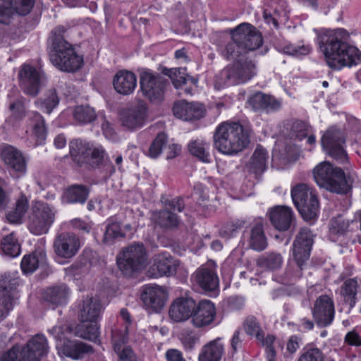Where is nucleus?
<instances>
[{
    "label": "nucleus",
    "instance_id": "f257e3e1",
    "mask_svg": "<svg viewBox=\"0 0 361 361\" xmlns=\"http://www.w3.org/2000/svg\"><path fill=\"white\" fill-rule=\"evenodd\" d=\"M347 36L343 29L325 30L317 36L320 51L332 69L341 70L361 63V51L345 41Z\"/></svg>",
    "mask_w": 361,
    "mask_h": 361
},
{
    "label": "nucleus",
    "instance_id": "f03ea898",
    "mask_svg": "<svg viewBox=\"0 0 361 361\" xmlns=\"http://www.w3.org/2000/svg\"><path fill=\"white\" fill-rule=\"evenodd\" d=\"M214 147L221 153L235 155L245 149L250 138V130L237 122H223L214 133Z\"/></svg>",
    "mask_w": 361,
    "mask_h": 361
},
{
    "label": "nucleus",
    "instance_id": "7ed1b4c3",
    "mask_svg": "<svg viewBox=\"0 0 361 361\" xmlns=\"http://www.w3.org/2000/svg\"><path fill=\"white\" fill-rule=\"evenodd\" d=\"M63 26H57L49 39L51 44L49 58L54 66L65 72H75L83 64V57L78 55L73 46L65 40Z\"/></svg>",
    "mask_w": 361,
    "mask_h": 361
},
{
    "label": "nucleus",
    "instance_id": "20e7f679",
    "mask_svg": "<svg viewBox=\"0 0 361 361\" xmlns=\"http://www.w3.org/2000/svg\"><path fill=\"white\" fill-rule=\"evenodd\" d=\"M311 230L307 227L301 228L293 243V261L289 262L287 274L291 279H298L302 276V271L307 268V261L314 238Z\"/></svg>",
    "mask_w": 361,
    "mask_h": 361
},
{
    "label": "nucleus",
    "instance_id": "39448f33",
    "mask_svg": "<svg viewBox=\"0 0 361 361\" xmlns=\"http://www.w3.org/2000/svg\"><path fill=\"white\" fill-rule=\"evenodd\" d=\"M317 184L331 192L345 194L351 189L343 169L334 166L329 161L318 164L313 170Z\"/></svg>",
    "mask_w": 361,
    "mask_h": 361
},
{
    "label": "nucleus",
    "instance_id": "423d86ee",
    "mask_svg": "<svg viewBox=\"0 0 361 361\" xmlns=\"http://www.w3.org/2000/svg\"><path fill=\"white\" fill-rule=\"evenodd\" d=\"M69 152L73 161L78 166L93 169L102 165L105 156L102 147H93L81 139H74L69 142Z\"/></svg>",
    "mask_w": 361,
    "mask_h": 361
},
{
    "label": "nucleus",
    "instance_id": "0eeeda50",
    "mask_svg": "<svg viewBox=\"0 0 361 361\" xmlns=\"http://www.w3.org/2000/svg\"><path fill=\"white\" fill-rule=\"evenodd\" d=\"M293 202L302 218L314 219L319 211V201L314 191L305 183H300L291 190Z\"/></svg>",
    "mask_w": 361,
    "mask_h": 361
},
{
    "label": "nucleus",
    "instance_id": "6e6552de",
    "mask_svg": "<svg viewBox=\"0 0 361 361\" xmlns=\"http://www.w3.org/2000/svg\"><path fill=\"white\" fill-rule=\"evenodd\" d=\"M147 261V252L143 243H133L119 253L116 257L117 265L121 272L130 276L142 268Z\"/></svg>",
    "mask_w": 361,
    "mask_h": 361
},
{
    "label": "nucleus",
    "instance_id": "1a4fd4ad",
    "mask_svg": "<svg viewBox=\"0 0 361 361\" xmlns=\"http://www.w3.org/2000/svg\"><path fill=\"white\" fill-rule=\"evenodd\" d=\"M169 80L159 73L145 69L140 74V85L144 97L151 102L159 103L164 98Z\"/></svg>",
    "mask_w": 361,
    "mask_h": 361
},
{
    "label": "nucleus",
    "instance_id": "9d476101",
    "mask_svg": "<svg viewBox=\"0 0 361 361\" xmlns=\"http://www.w3.org/2000/svg\"><path fill=\"white\" fill-rule=\"evenodd\" d=\"M255 65L252 61L238 60L225 67L219 74L221 85H234L250 80L255 74Z\"/></svg>",
    "mask_w": 361,
    "mask_h": 361
},
{
    "label": "nucleus",
    "instance_id": "9b49d317",
    "mask_svg": "<svg viewBox=\"0 0 361 361\" xmlns=\"http://www.w3.org/2000/svg\"><path fill=\"white\" fill-rule=\"evenodd\" d=\"M55 209L44 202H36L32 208L29 231L36 235L47 233L55 219Z\"/></svg>",
    "mask_w": 361,
    "mask_h": 361
},
{
    "label": "nucleus",
    "instance_id": "f8f14e48",
    "mask_svg": "<svg viewBox=\"0 0 361 361\" xmlns=\"http://www.w3.org/2000/svg\"><path fill=\"white\" fill-rule=\"evenodd\" d=\"M8 350H13L16 355L14 361H40L49 352V345L46 337L37 334L32 336L23 347L13 345Z\"/></svg>",
    "mask_w": 361,
    "mask_h": 361
},
{
    "label": "nucleus",
    "instance_id": "ddd939ff",
    "mask_svg": "<svg viewBox=\"0 0 361 361\" xmlns=\"http://www.w3.org/2000/svg\"><path fill=\"white\" fill-rule=\"evenodd\" d=\"M321 142L327 154L339 163H344L348 159L346 152L343 148L344 135L340 129L334 127L329 128L323 135Z\"/></svg>",
    "mask_w": 361,
    "mask_h": 361
},
{
    "label": "nucleus",
    "instance_id": "4468645a",
    "mask_svg": "<svg viewBox=\"0 0 361 361\" xmlns=\"http://www.w3.org/2000/svg\"><path fill=\"white\" fill-rule=\"evenodd\" d=\"M231 35L238 42L242 44L245 53L258 49L263 43L261 33L250 23L240 24L231 30Z\"/></svg>",
    "mask_w": 361,
    "mask_h": 361
},
{
    "label": "nucleus",
    "instance_id": "2eb2a0df",
    "mask_svg": "<svg viewBox=\"0 0 361 361\" xmlns=\"http://www.w3.org/2000/svg\"><path fill=\"white\" fill-rule=\"evenodd\" d=\"M148 111L147 104L138 100L121 111L122 126L131 130L142 127L148 118Z\"/></svg>",
    "mask_w": 361,
    "mask_h": 361
},
{
    "label": "nucleus",
    "instance_id": "dca6fc26",
    "mask_svg": "<svg viewBox=\"0 0 361 361\" xmlns=\"http://www.w3.org/2000/svg\"><path fill=\"white\" fill-rule=\"evenodd\" d=\"M20 85L23 92L31 97H36L47 78L44 73L32 66L24 65L19 72Z\"/></svg>",
    "mask_w": 361,
    "mask_h": 361
},
{
    "label": "nucleus",
    "instance_id": "f3484780",
    "mask_svg": "<svg viewBox=\"0 0 361 361\" xmlns=\"http://www.w3.org/2000/svg\"><path fill=\"white\" fill-rule=\"evenodd\" d=\"M49 331L56 339H61L63 336L73 333L75 336L82 339L96 341L99 336V326L96 322L87 323V322H81L74 329L68 325L63 326H55Z\"/></svg>",
    "mask_w": 361,
    "mask_h": 361
},
{
    "label": "nucleus",
    "instance_id": "a211bd4d",
    "mask_svg": "<svg viewBox=\"0 0 361 361\" xmlns=\"http://www.w3.org/2000/svg\"><path fill=\"white\" fill-rule=\"evenodd\" d=\"M56 255L63 259H71L80 248L79 238L73 233L63 232L58 234L53 243Z\"/></svg>",
    "mask_w": 361,
    "mask_h": 361
},
{
    "label": "nucleus",
    "instance_id": "6ab92c4d",
    "mask_svg": "<svg viewBox=\"0 0 361 361\" xmlns=\"http://www.w3.org/2000/svg\"><path fill=\"white\" fill-rule=\"evenodd\" d=\"M313 318L320 327L329 326L334 319V302L331 297L322 295L315 300L312 310Z\"/></svg>",
    "mask_w": 361,
    "mask_h": 361
},
{
    "label": "nucleus",
    "instance_id": "aec40b11",
    "mask_svg": "<svg viewBox=\"0 0 361 361\" xmlns=\"http://www.w3.org/2000/svg\"><path fill=\"white\" fill-rule=\"evenodd\" d=\"M216 316V307L209 300H202L195 302L191 323L197 328L206 327L211 325Z\"/></svg>",
    "mask_w": 361,
    "mask_h": 361
},
{
    "label": "nucleus",
    "instance_id": "412c9836",
    "mask_svg": "<svg viewBox=\"0 0 361 361\" xmlns=\"http://www.w3.org/2000/svg\"><path fill=\"white\" fill-rule=\"evenodd\" d=\"M243 238L247 241V246L255 251H263L268 246L262 221L250 224L243 231Z\"/></svg>",
    "mask_w": 361,
    "mask_h": 361
},
{
    "label": "nucleus",
    "instance_id": "4be33fe9",
    "mask_svg": "<svg viewBox=\"0 0 361 361\" xmlns=\"http://www.w3.org/2000/svg\"><path fill=\"white\" fill-rule=\"evenodd\" d=\"M193 286L205 292L215 290L219 286V278L214 268L202 265L191 276Z\"/></svg>",
    "mask_w": 361,
    "mask_h": 361
},
{
    "label": "nucleus",
    "instance_id": "5701e85b",
    "mask_svg": "<svg viewBox=\"0 0 361 361\" xmlns=\"http://www.w3.org/2000/svg\"><path fill=\"white\" fill-rule=\"evenodd\" d=\"M153 264L151 269L156 273H153L154 277L171 276L176 274L180 261L175 259L170 253L164 252L154 255Z\"/></svg>",
    "mask_w": 361,
    "mask_h": 361
},
{
    "label": "nucleus",
    "instance_id": "b1692460",
    "mask_svg": "<svg viewBox=\"0 0 361 361\" xmlns=\"http://www.w3.org/2000/svg\"><path fill=\"white\" fill-rule=\"evenodd\" d=\"M141 298L147 308L157 312L164 307L167 293L161 286H146L142 293Z\"/></svg>",
    "mask_w": 361,
    "mask_h": 361
},
{
    "label": "nucleus",
    "instance_id": "393cba45",
    "mask_svg": "<svg viewBox=\"0 0 361 361\" xmlns=\"http://www.w3.org/2000/svg\"><path fill=\"white\" fill-rule=\"evenodd\" d=\"M33 5L34 0H0V23H6L13 12L26 16Z\"/></svg>",
    "mask_w": 361,
    "mask_h": 361
},
{
    "label": "nucleus",
    "instance_id": "a878e982",
    "mask_svg": "<svg viewBox=\"0 0 361 361\" xmlns=\"http://www.w3.org/2000/svg\"><path fill=\"white\" fill-rule=\"evenodd\" d=\"M195 300L192 298H178L171 305L169 314L176 322L192 319Z\"/></svg>",
    "mask_w": 361,
    "mask_h": 361
},
{
    "label": "nucleus",
    "instance_id": "bb28decb",
    "mask_svg": "<svg viewBox=\"0 0 361 361\" xmlns=\"http://www.w3.org/2000/svg\"><path fill=\"white\" fill-rule=\"evenodd\" d=\"M173 112L176 117L184 121H192L202 118L205 113L203 105L198 102L180 101L175 103Z\"/></svg>",
    "mask_w": 361,
    "mask_h": 361
},
{
    "label": "nucleus",
    "instance_id": "cd10ccee",
    "mask_svg": "<svg viewBox=\"0 0 361 361\" xmlns=\"http://www.w3.org/2000/svg\"><path fill=\"white\" fill-rule=\"evenodd\" d=\"M20 285V278L17 273L8 272L0 277L1 298L11 303L14 307L17 288Z\"/></svg>",
    "mask_w": 361,
    "mask_h": 361
},
{
    "label": "nucleus",
    "instance_id": "c85d7f7f",
    "mask_svg": "<svg viewBox=\"0 0 361 361\" xmlns=\"http://www.w3.org/2000/svg\"><path fill=\"white\" fill-rule=\"evenodd\" d=\"M4 163L13 171L24 174L26 172V161L22 152L13 146L6 145L1 152Z\"/></svg>",
    "mask_w": 361,
    "mask_h": 361
},
{
    "label": "nucleus",
    "instance_id": "c756f323",
    "mask_svg": "<svg viewBox=\"0 0 361 361\" xmlns=\"http://www.w3.org/2000/svg\"><path fill=\"white\" fill-rule=\"evenodd\" d=\"M247 103L254 111H264L267 113L277 111L281 106V102L276 98L262 92L251 95L247 99Z\"/></svg>",
    "mask_w": 361,
    "mask_h": 361
},
{
    "label": "nucleus",
    "instance_id": "7c9ffc66",
    "mask_svg": "<svg viewBox=\"0 0 361 361\" xmlns=\"http://www.w3.org/2000/svg\"><path fill=\"white\" fill-rule=\"evenodd\" d=\"M102 309V306L98 298L87 296L79 306L81 322H96Z\"/></svg>",
    "mask_w": 361,
    "mask_h": 361
},
{
    "label": "nucleus",
    "instance_id": "2f4dec72",
    "mask_svg": "<svg viewBox=\"0 0 361 361\" xmlns=\"http://www.w3.org/2000/svg\"><path fill=\"white\" fill-rule=\"evenodd\" d=\"M273 226L279 231H287L293 221V214L290 208L286 206H276L269 214Z\"/></svg>",
    "mask_w": 361,
    "mask_h": 361
},
{
    "label": "nucleus",
    "instance_id": "473e14b6",
    "mask_svg": "<svg viewBox=\"0 0 361 361\" xmlns=\"http://www.w3.org/2000/svg\"><path fill=\"white\" fill-rule=\"evenodd\" d=\"M70 295V289L66 283H59L48 287L43 293L45 302L54 306L66 304Z\"/></svg>",
    "mask_w": 361,
    "mask_h": 361
},
{
    "label": "nucleus",
    "instance_id": "72a5a7b5",
    "mask_svg": "<svg viewBox=\"0 0 361 361\" xmlns=\"http://www.w3.org/2000/svg\"><path fill=\"white\" fill-rule=\"evenodd\" d=\"M113 85L118 93L128 95L135 90L137 86V78L130 71H120L114 76Z\"/></svg>",
    "mask_w": 361,
    "mask_h": 361
},
{
    "label": "nucleus",
    "instance_id": "f704fd0d",
    "mask_svg": "<svg viewBox=\"0 0 361 361\" xmlns=\"http://www.w3.org/2000/svg\"><path fill=\"white\" fill-rule=\"evenodd\" d=\"M90 188L85 185L74 184L69 186L62 195V200L67 204H83L88 199Z\"/></svg>",
    "mask_w": 361,
    "mask_h": 361
},
{
    "label": "nucleus",
    "instance_id": "c9c22d12",
    "mask_svg": "<svg viewBox=\"0 0 361 361\" xmlns=\"http://www.w3.org/2000/svg\"><path fill=\"white\" fill-rule=\"evenodd\" d=\"M268 152L261 145H257L247 164L248 171L260 176L267 169Z\"/></svg>",
    "mask_w": 361,
    "mask_h": 361
},
{
    "label": "nucleus",
    "instance_id": "e433bc0d",
    "mask_svg": "<svg viewBox=\"0 0 361 361\" xmlns=\"http://www.w3.org/2000/svg\"><path fill=\"white\" fill-rule=\"evenodd\" d=\"M224 353L221 339L217 338L204 345L199 354V361H220Z\"/></svg>",
    "mask_w": 361,
    "mask_h": 361
},
{
    "label": "nucleus",
    "instance_id": "4c0bfd02",
    "mask_svg": "<svg viewBox=\"0 0 361 361\" xmlns=\"http://www.w3.org/2000/svg\"><path fill=\"white\" fill-rule=\"evenodd\" d=\"M92 347L90 345L80 341L64 340L61 350L66 357L75 360L81 358L85 353L92 351Z\"/></svg>",
    "mask_w": 361,
    "mask_h": 361
},
{
    "label": "nucleus",
    "instance_id": "58836bf2",
    "mask_svg": "<svg viewBox=\"0 0 361 361\" xmlns=\"http://www.w3.org/2000/svg\"><path fill=\"white\" fill-rule=\"evenodd\" d=\"M290 136L292 139L300 141L307 137V142L311 145L316 142L315 136L312 133V128L307 123L300 120L295 121L292 123Z\"/></svg>",
    "mask_w": 361,
    "mask_h": 361
},
{
    "label": "nucleus",
    "instance_id": "ea45409f",
    "mask_svg": "<svg viewBox=\"0 0 361 361\" xmlns=\"http://www.w3.org/2000/svg\"><path fill=\"white\" fill-rule=\"evenodd\" d=\"M59 97L55 88H51L46 91L43 97L37 99L35 102V106L40 110L50 114L59 104Z\"/></svg>",
    "mask_w": 361,
    "mask_h": 361
},
{
    "label": "nucleus",
    "instance_id": "a19ab883",
    "mask_svg": "<svg viewBox=\"0 0 361 361\" xmlns=\"http://www.w3.org/2000/svg\"><path fill=\"white\" fill-rule=\"evenodd\" d=\"M46 254L44 252H35L23 257L20 267L22 271L26 274H32L40 264L46 262Z\"/></svg>",
    "mask_w": 361,
    "mask_h": 361
},
{
    "label": "nucleus",
    "instance_id": "79ce46f5",
    "mask_svg": "<svg viewBox=\"0 0 361 361\" xmlns=\"http://www.w3.org/2000/svg\"><path fill=\"white\" fill-rule=\"evenodd\" d=\"M30 123L32 128V134L36 137V142L41 145L46 140L47 130L43 116L38 112H32Z\"/></svg>",
    "mask_w": 361,
    "mask_h": 361
},
{
    "label": "nucleus",
    "instance_id": "37998d69",
    "mask_svg": "<svg viewBox=\"0 0 361 361\" xmlns=\"http://www.w3.org/2000/svg\"><path fill=\"white\" fill-rule=\"evenodd\" d=\"M243 328L249 336H255L262 345H265L267 336L264 337V332L257 318L252 315L247 317L243 322Z\"/></svg>",
    "mask_w": 361,
    "mask_h": 361
},
{
    "label": "nucleus",
    "instance_id": "c03bdc74",
    "mask_svg": "<svg viewBox=\"0 0 361 361\" xmlns=\"http://www.w3.org/2000/svg\"><path fill=\"white\" fill-rule=\"evenodd\" d=\"M357 288L358 283L356 279L345 280L341 287L340 293L344 302L349 305L350 309H352L356 303Z\"/></svg>",
    "mask_w": 361,
    "mask_h": 361
},
{
    "label": "nucleus",
    "instance_id": "a18cd8bd",
    "mask_svg": "<svg viewBox=\"0 0 361 361\" xmlns=\"http://www.w3.org/2000/svg\"><path fill=\"white\" fill-rule=\"evenodd\" d=\"M126 233L124 232L119 222H112L106 226L102 243L106 245H111L117 241L126 238Z\"/></svg>",
    "mask_w": 361,
    "mask_h": 361
},
{
    "label": "nucleus",
    "instance_id": "49530a36",
    "mask_svg": "<svg viewBox=\"0 0 361 361\" xmlns=\"http://www.w3.org/2000/svg\"><path fill=\"white\" fill-rule=\"evenodd\" d=\"M153 219L156 224L164 228H176L178 225V218L177 215L168 210L163 209L153 214Z\"/></svg>",
    "mask_w": 361,
    "mask_h": 361
},
{
    "label": "nucleus",
    "instance_id": "de8ad7c7",
    "mask_svg": "<svg viewBox=\"0 0 361 361\" xmlns=\"http://www.w3.org/2000/svg\"><path fill=\"white\" fill-rule=\"evenodd\" d=\"M283 259L281 254L270 252L262 255L257 260V265L262 269L274 271L280 269Z\"/></svg>",
    "mask_w": 361,
    "mask_h": 361
},
{
    "label": "nucleus",
    "instance_id": "09e8293b",
    "mask_svg": "<svg viewBox=\"0 0 361 361\" xmlns=\"http://www.w3.org/2000/svg\"><path fill=\"white\" fill-rule=\"evenodd\" d=\"M28 209V201L25 195L17 200L15 207L6 214L7 220L11 224H20Z\"/></svg>",
    "mask_w": 361,
    "mask_h": 361
},
{
    "label": "nucleus",
    "instance_id": "8fccbe9b",
    "mask_svg": "<svg viewBox=\"0 0 361 361\" xmlns=\"http://www.w3.org/2000/svg\"><path fill=\"white\" fill-rule=\"evenodd\" d=\"M1 250L5 255L16 257L20 253V245L13 233L5 237L1 241Z\"/></svg>",
    "mask_w": 361,
    "mask_h": 361
},
{
    "label": "nucleus",
    "instance_id": "3c124183",
    "mask_svg": "<svg viewBox=\"0 0 361 361\" xmlns=\"http://www.w3.org/2000/svg\"><path fill=\"white\" fill-rule=\"evenodd\" d=\"M73 114L74 119L80 124L91 123L97 118L94 109L89 105L75 106Z\"/></svg>",
    "mask_w": 361,
    "mask_h": 361
},
{
    "label": "nucleus",
    "instance_id": "603ef678",
    "mask_svg": "<svg viewBox=\"0 0 361 361\" xmlns=\"http://www.w3.org/2000/svg\"><path fill=\"white\" fill-rule=\"evenodd\" d=\"M208 149L209 145L201 140H194L188 144L190 153L205 163L211 161Z\"/></svg>",
    "mask_w": 361,
    "mask_h": 361
},
{
    "label": "nucleus",
    "instance_id": "864d4df0",
    "mask_svg": "<svg viewBox=\"0 0 361 361\" xmlns=\"http://www.w3.org/2000/svg\"><path fill=\"white\" fill-rule=\"evenodd\" d=\"M222 55L227 60L237 59L240 56L246 54L244 52V48L240 42H238L231 37V40L228 42L221 51Z\"/></svg>",
    "mask_w": 361,
    "mask_h": 361
},
{
    "label": "nucleus",
    "instance_id": "5fc2aeb1",
    "mask_svg": "<svg viewBox=\"0 0 361 361\" xmlns=\"http://www.w3.org/2000/svg\"><path fill=\"white\" fill-rule=\"evenodd\" d=\"M324 357L321 349L307 345L302 349L298 361H324Z\"/></svg>",
    "mask_w": 361,
    "mask_h": 361
},
{
    "label": "nucleus",
    "instance_id": "6e6d98bb",
    "mask_svg": "<svg viewBox=\"0 0 361 361\" xmlns=\"http://www.w3.org/2000/svg\"><path fill=\"white\" fill-rule=\"evenodd\" d=\"M167 142V135L164 133H159L152 142L149 147L148 155L151 158L156 159L161 153L163 147Z\"/></svg>",
    "mask_w": 361,
    "mask_h": 361
},
{
    "label": "nucleus",
    "instance_id": "4d7b16f0",
    "mask_svg": "<svg viewBox=\"0 0 361 361\" xmlns=\"http://www.w3.org/2000/svg\"><path fill=\"white\" fill-rule=\"evenodd\" d=\"M247 224V221L243 219L231 220L226 223L221 228V235L226 238H231L236 233L243 228Z\"/></svg>",
    "mask_w": 361,
    "mask_h": 361
},
{
    "label": "nucleus",
    "instance_id": "13d9d810",
    "mask_svg": "<svg viewBox=\"0 0 361 361\" xmlns=\"http://www.w3.org/2000/svg\"><path fill=\"white\" fill-rule=\"evenodd\" d=\"M348 222H346L343 216H338L333 218L331 219L329 223L330 235H343L348 230Z\"/></svg>",
    "mask_w": 361,
    "mask_h": 361
},
{
    "label": "nucleus",
    "instance_id": "bf43d9fd",
    "mask_svg": "<svg viewBox=\"0 0 361 361\" xmlns=\"http://www.w3.org/2000/svg\"><path fill=\"white\" fill-rule=\"evenodd\" d=\"M127 330L128 327L126 326L124 330H121L115 328L111 330V343L114 350H119L123 344L127 341Z\"/></svg>",
    "mask_w": 361,
    "mask_h": 361
},
{
    "label": "nucleus",
    "instance_id": "052dcab7",
    "mask_svg": "<svg viewBox=\"0 0 361 361\" xmlns=\"http://www.w3.org/2000/svg\"><path fill=\"white\" fill-rule=\"evenodd\" d=\"M181 343L185 349L191 350L199 341V336L192 331H185L181 334Z\"/></svg>",
    "mask_w": 361,
    "mask_h": 361
},
{
    "label": "nucleus",
    "instance_id": "680f3d73",
    "mask_svg": "<svg viewBox=\"0 0 361 361\" xmlns=\"http://www.w3.org/2000/svg\"><path fill=\"white\" fill-rule=\"evenodd\" d=\"M282 51L286 54L299 56L307 54L310 51V47L305 45L295 46L293 44H287L282 48Z\"/></svg>",
    "mask_w": 361,
    "mask_h": 361
},
{
    "label": "nucleus",
    "instance_id": "e2e57ef3",
    "mask_svg": "<svg viewBox=\"0 0 361 361\" xmlns=\"http://www.w3.org/2000/svg\"><path fill=\"white\" fill-rule=\"evenodd\" d=\"M120 361H137V357L130 346H122L119 350H114Z\"/></svg>",
    "mask_w": 361,
    "mask_h": 361
},
{
    "label": "nucleus",
    "instance_id": "0e129e2a",
    "mask_svg": "<svg viewBox=\"0 0 361 361\" xmlns=\"http://www.w3.org/2000/svg\"><path fill=\"white\" fill-rule=\"evenodd\" d=\"M185 207L183 199L176 197L165 201V209H168L174 213V212H181Z\"/></svg>",
    "mask_w": 361,
    "mask_h": 361
},
{
    "label": "nucleus",
    "instance_id": "69168bd1",
    "mask_svg": "<svg viewBox=\"0 0 361 361\" xmlns=\"http://www.w3.org/2000/svg\"><path fill=\"white\" fill-rule=\"evenodd\" d=\"M276 340L274 336L268 334L267 339L265 341L266 354L268 361H275L276 350L274 347V343Z\"/></svg>",
    "mask_w": 361,
    "mask_h": 361
},
{
    "label": "nucleus",
    "instance_id": "338daca9",
    "mask_svg": "<svg viewBox=\"0 0 361 361\" xmlns=\"http://www.w3.org/2000/svg\"><path fill=\"white\" fill-rule=\"evenodd\" d=\"M177 70H179V72H176V75H173L171 80L174 87L178 89L186 83L188 75H186V69L184 68H177Z\"/></svg>",
    "mask_w": 361,
    "mask_h": 361
},
{
    "label": "nucleus",
    "instance_id": "774afa93",
    "mask_svg": "<svg viewBox=\"0 0 361 361\" xmlns=\"http://www.w3.org/2000/svg\"><path fill=\"white\" fill-rule=\"evenodd\" d=\"M165 356L167 361H186L182 352L174 348L169 349Z\"/></svg>",
    "mask_w": 361,
    "mask_h": 361
}]
</instances>
